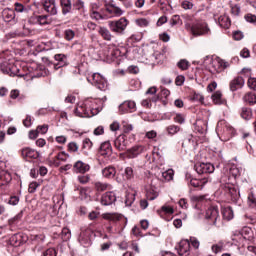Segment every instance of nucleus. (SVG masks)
Instances as JSON below:
<instances>
[{
	"label": "nucleus",
	"instance_id": "nucleus-1",
	"mask_svg": "<svg viewBox=\"0 0 256 256\" xmlns=\"http://www.w3.org/2000/svg\"><path fill=\"white\" fill-rule=\"evenodd\" d=\"M107 101V97L99 98H87L83 102H80L74 110L77 117H95L103 111V107Z\"/></svg>",
	"mask_w": 256,
	"mask_h": 256
},
{
	"label": "nucleus",
	"instance_id": "nucleus-2",
	"mask_svg": "<svg viewBox=\"0 0 256 256\" xmlns=\"http://www.w3.org/2000/svg\"><path fill=\"white\" fill-rule=\"evenodd\" d=\"M204 65H208V69L212 75L222 73V71L231 67V63L226 60H223L220 57L211 58V56H206L204 58Z\"/></svg>",
	"mask_w": 256,
	"mask_h": 256
},
{
	"label": "nucleus",
	"instance_id": "nucleus-3",
	"mask_svg": "<svg viewBox=\"0 0 256 256\" xmlns=\"http://www.w3.org/2000/svg\"><path fill=\"white\" fill-rule=\"evenodd\" d=\"M185 27L188 29V31H191L192 35L195 37H199L201 35H211V29H209L207 23L203 21H196L192 25L186 23Z\"/></svg>",
	"mask_w": 256,
	"mask_h": 256
},
{
	"label": "nucleus",
	"instance_id": "nucleus-4",
	"mask_svg": "<svg viewBox=\"0 0 256 256\" xmlns=\"http://www.w3.org/2000/svg\"><path fill=\"white\" fill-rule=\"evenodd\" d=\"M0 70L6 75H10V77L21 76L19 67L13 61L3 58V56H0Z\"/></svg>",
	"mask_w": 256,
	"mask_h": 256
},
{
	"label": "nucleus",
	"instance_id": "nucleus-5",
	"mask_svg": "<svg viewBox=\"0 0 256 256\" xmlns=\"http://www.w3.org/2000/svg\"><path fill=\"white\" fill-rule=\"evenodd\" d=\"M129 50L125 47H117L116 45H109L105 52V57L108 61H115L118 57H128Z\"/></svg>",
	"mask_w": 256,
	"mask_h": 256
},
{
	"label": "nucleus",
	"instance_id": "nucleus-6",
	"mask_svg": "<svg viewBox=\"0 0 256 256\" xmlns=\"http://www.w3.org/2000/svg\"><path fill=\"white\" fill-rule=\"evenodd\" d=\"M127 25H129V20H127L125 17L108 22L110 31H112V33H116L117 35H123V33H125V29H127Z\"/></svg>",
	"mask_w": 256,
	"mask_h": 256
},
{
	"label": "nucleus",
	"instance_id": "nucleus-7",
	"mask_svg": "<svg viewBox=\"0 0 256 256\" xmlns=\"http://www.w3.org/2000/svg\"><path fill=\"white\" fill-rule=\"evenodd\" d=\"M87 81L92 83L94 87H97V89H100V91H107L109 87L107 80L99 73L92 74V81L91 78H87Z\"/></svg>",
	"mask_w": 256,
	"mask_h": 256
},
{
	"label": "nucleus",
	"instance_id": "nucleus-8",
	"mask_svg": "<svg viewBox=\"0 0 256 256\" xmlns=\"http://www.w3.org/2000/svg\"><path fill=\"white\" fill-rule=\"evenodd\" d=\"M205 219L210 225H217V222L221 221V217H219V208L217 206H210L206 210Z\"/></svg>",
	"mask_w": 256,
	"mask_h": 256
},
{
	"label": "nucleus",
	"instance_id": "nucleus-9",
	"mask_svg": "<svg viewBox=\"0 0 256 256\" xmlns=\"http://www.w3.org/2000/svg\"><path fill=\"white\" fill-rule=\"evenodd\" d=\"M93 230L90 228L82 229L80 235L78 237V241L82 247H91L92 245V237H93Z\"/></svg>",
	"mask_w": 256,
	"mask_h": 256
},
{
	"label": "nucleus",
	"instance_id": "nucleus-10",
	"mask_svg": "<svg viewBox=\"0 0 256 256\" xmlns=\"http://www.w3.org/2000/svg\"><path fill=\"white\" fill-rule=\"evenodd\" d=\"M194 169L198 175H209L215 172V166L209 162H198L195 164Z\"/></svg>",
	"mask_w": 256,
	"mask_h": 256
},
{
	"label": "nucleus",
	"instance_id": "nucleus-11",
	"mask_svg": "<svg viewBox=\"0 0 256 256\" xmlns=\"http://www.w3.org/2000/svg\"><path fill=\"white\" fill-rule=\"evenodd\" d=\"M49 159L55 167H60L61 163H67L69 159V154H67L66 152H59L55 156H53V153H51L49 155Z\"/></svg>",
	"mask_w": 256,
	"mask_h": 256
},
{
	"label": "nucleus",
	"instance_id": "nucleus-12",
	"mask_svg": "<svg viewBox=\"0 0 256 256\" xmlns=\"http://www.w3.org/2000/svg\"><path fill=\"white\" fill-rule=\"evenodd\" d=\"M2 19L5 23H11L12 25H15L18 21L17 14H15L13 8H5L2 11Z\"/></svg>",
	"mask_w": 256,
	"mask_h": 256
},
{
	"label": "nucleus",
	"instance_id": "nucleus-13",
	"mask_svg": "<svg viewBox=\"0 0 256 256\" xmlns=\"http://www.w3.org/2000/svg\"><path fill=\"white\" fill-rule=\"evenodd\" d=\"M225 191L233 203H237L239 201L241 195L239 193V188H237L235 185L227 184L225 186Z\"/></svg>",
	"mask_w": 256,
	"mask_h": 256
},
{
	"label": "nucleus",
	"instance_id": "nucleus-14",
	"mask_svg": "<svg viewBox=\"0 0 256 256\" xmlns=\"http://www.w3.org/2000/svg\"><path fill=\"white\" fill-rule=\"evenodd\" d=\"M135 107H137L135 101L127 100L119 105V112L122 115H125V113H133V111H135Z\"/></svg>",
	"mask_w": 256,
	"mask_h": 256
},
{
	"label": "nucleus",
	"instance_id": "nucleus-15",
	"mask_svg": "<svg viewBox=\"0 0 256 256\" xmlns=\"http://www.w3.org/2000/svg\"><path fill=\"white\" fill-rule=\"evenodd\" d=\"M113 154V148L111 147V142H103L99 147V155L104 157V159H109V156Z\"/></svg>",
	"mask_w": 256,
	"mask_h": 256
},
{
	"label": "nucleus",
	"instance_id": "nucleus-16",
	"mask_svg": "<svg viewBox=\"0 0 256 256\" xmlns=\"http://www.w3.org/2000/svg\"><path fill=\"white\" fill-rule=\"evenodd\" d=\"M244 86L245 79H243L241 76H237L236 78L232 79L229 84L230 91L232 92L239 91V89H243Z\"/></svg>",
	"mask_w": 256,
	"mask_h": 256
},
{
	"label": "nucleus",
	"instance_id": "nucleus-17",
	"mask_svg": "<svg viewBox=\"0 0 256 256\" xmlns=\"http://www.w3.org/2000/svg\"><path fill=\"white\" fill-rule=\"evenodd\" d=\"M146 197L148 201H155L159 197V188L153 184L146 186Z\"/></svg>",
	"mask_w": 256,
	"mask_h": 256
},
{
	"label": "nucleus",
	"instance_id": "nucleus-18",
	"mask_svg": "<svg viewBox=\"0 0 256 256\" xmlns=\"http://www.w3.org/2000/svg\"><path fill=\"white\" fill-rule=\"evenodd\" d=\"M117 201V196L115 195V192H106L101 197V205L109 206L113 205Z\"/></svg>",
	"mask_w": 256,
	"mask_h": 256
},
{
	"label": "nucleus",
	"instance_id": "nucleus-19",
	"mask_svg": "<svg viewBox=\"0 0 256 256\" xmlns=\"http://www.w3.org/2000/svg\"><path fill=\"white\" fill-rule=\"evenodd\" d=\"M91 169V166L81 160H78L73 165L74 173H81L82 175L87 173Z\"/></svg>",
	"mask_w": 256,
	"mask_h": 256
},
{
	"label": "nucleus",
	"instance_id": "nucleus-20",
	"mask_svg": "<svg viewBox=\"0 0 256 256\" xmlns=\"http://www.w3.org/2000/svg\"><path fill=\"white\" fill-rule=\"evenodd\" d=\"M191 253V243L187 240H183L179 244L178 255L189 256Z\"/></svg>",
	"mask_w": 256,
	"mask_h": 256
},
{
	"label": "nucleus",
	"instance_id": "nucleus-21",
	"mask_svg": "<svg viewBox=\"0 0 256 256\" xmlns=\"http://www.w3.org/2000/svg\"><path fill=\"white\" fill-rule=\"evenodd\" d=\"M106 11L113 17H121L125 13V10L121 9L119 6L115 4L106 5Z\"/></svg>",
	"mask_w": 256,
	"mask_h": 256
},
{
	"label": "nucleus",
	"instance_id": "nucleus-22",
	"mask_svg": "<svg viewBox=\"0 0 256 256\" xmlns=\"http://www.w3.org/2000/svg\"><path fill=\"white\" fill-rule=\"evenodd\" d=\"M226 169L229 170V175L233 179H237V177H241V174L243 173V168L237 166L236 164H228L226 166Z\"/></svg>",
	"mask_w": 256,
	"mask_h": 256
},
{
	"label": "nucleus",
	"instance_id": "nucleus-23",
	"mask_svg": "<svg viewBox=\"0 0 256 256\" xmlns=\"http://www.w3.org/2000/svg\"><path fill=\"white\" fill-rule=\"evenodd\" d=\"M21 155L23 159H25L26 161H29V159H37V157H39V152L31 148H23L21 150Z\"/></svg>",
	"mask_w": 256,
	"mask_h": 256
},
{
	"label": "nucleus",
	"instance_id": "nucleus-24",
	"mask_svg": "<svg viewBox=\"0 0 256 256\" xmlns=\"http://www.w3.org/2000/svg\"><path fill=\"white\" fill-rule=\"evenodd\" d=\"M43 7L50 15H57V6L55 0H44Z\"/></svg>",
	"mask_w": 256,
	"mask_h": 256
},
{
	"label": "nucleus",
	"instance_id": "nucleus-25",
	"mask_svg": "<svg viewBox=\"0 0 256 256\" xmlns=\"http://www.w3.org/2000/svg\"><path fill=\"white\" fill-rule=\"evenodd\" d=\"M114 147H116L118 151H125V149H127V139L125 138V135H119L114 140Z\"/></svg>",
	"mask_w": 256,
	"mask_h": 256
},
{
	"label": "nucleus",
	"instance_id": "nucleus-26",
	"mask_svg": "<svg viewBox=\"0 0 256 256\" xmlns=\"http://www.w3.org/2000/svg\"><path fill=\"white\" fill-rule=\"evenodd\" d=\"M143 152V146H134L126 151V157L128 159H135V157L141 155Z\"/></svg>",
	"mask_w": 256,
	"mask_h": 256
},
{
	"label": "nucleus",
	"instance_id": "nucleus-27",
	"mask_svg": "<svg viewBox=\"0 0 256 256\" xmlns=\"http://www.w3.org/2000/svg\"><path fill=\"white\" fill-rule=\"evenodd\" d=\"M60 7L63 15H69L73 10V2L71 0H60Z\"/></svg>",
	"mask_w": 256,
	"mask_h": 256
},
{
	"label": "nucleus",
	"instance_id": "nucleus-28",
	"mask_svg": "<svg viewBox=\"0 0 256 256\" xmlns=\"http://www.w3.org/2000/svg\"><path fill=\"white\" fill-rule=\"evenodd\" d=\"M15 13H28L31 11V6L27 4H23L21 2L14 3V9Z\"/></svg>",
	"mask_w": 256,
	"mask_h": 256
},
{
	"label": "nucleus",
	"instance_id": "nucleus-29",
	"mask_svg": "<svg viewBox=\"0 0 256 256\" xmlns=\"http://www.w3.org/2000/svg\"><path fill=\"white\" fill-rule=\"evenodd\" d=\"M98 33L104 41H111L113 39V34H111V31L105 26H100Z\"/></svg>",
	"mask_w": 256,
	"mask_h": 256
},
{
	"label": "nucleus",
	"instance_id": "nucleus-30",
	"mask_svg": "<svg viewBox=\"0 0 256 256\" xmlns=\"http://www.w3.org/2000/svg\"><path fill=\"white\" fill-rule=\"evenodd\" d=\"M117 174V170L113 166H108L102 170V175L106 179H113L115 175Z\"/></svg>",
	"mask_w": 256,
	"mask_h": 256
},
{
	"label": "nucleus",
	"instance_id": "nucleus-31",
	"mask_svg": "<svg viewBox=\"0 0 256 256\" xmlns=\"http://www.w3.org/2000/svg\"><path fill=\"white\" fill-rule=\"evenodd\" d=\"M218 23L223 29H229L231 27V19L227 15L220 16Z\"/></svg>",
	"mask_w": 256,
	"mask_h": 256
},
{
	"label": "nucleus",
	"instance_id": "nucleus-32",
	"mask_svg": "<svg viewBox=\"0 0 256 256\" xmlns=\"http://www.w3.org/2000/svg\"><path fill=\"white\" fill-rule=\"evenodd\" d=\"M222 216L226 221H231L235 215L233 214V209L230 206L222 208Z\"/></svg>",
	"mask_w": 256,
	"mask_h": 256
},
{
	"label": "nucleus",
	"instance_id": "nucleus-33",
	"mask_svg": "<svg viewBox=\"0 0 256 256\" xmlns=\"http://www.w3.org/2000/svg\"><path fill=\"white\" fill-rule=\"evenodd\" d=\"M11 173L7 171H1L0 172V185H5V183H10L11 181Z\"/></svg>",
	"mask_w": 256,
	"mask_h": 256
},
{
	"label": "nucleus",
	"instance_id": "nucleus-34",
	"mask_svg": "<svg viewBox=\"0 0 256 256\" xmlns=\"http://www.w3.org/2000/svg\"><path fill=\"white\" fill-rule=\"evenodd\" d=\"M90 18L93 19L94 21H105L106 19H109L107 15H103L99 11L90 12Z\"/></svg>",
	"mask_w": 256,
	"mask_h": 256
},
{
	"label": "nucleus",
	"instance_id": "nucleus-35",
	"mask_svg": "<svg viewBox=\"0 0 256 256\" xmlns=\"http://www.w3.org/2000/svg\"><path fill=\"white\" fill-rule=\"evenodd\" d=\"M54 59L58 62V67H65L67 65V56L64 54H56Z\"/></svg>",
	"mask_w": 256,
	"mask_h": 256
},
{
	"label": "nucleus",
	"instance_id": "nucleus-36",
	"mask_svg": "<svg viewBox=\"0 0 256 256\" xmlns=\"http://www.w3.org/2000/svg\"><path fill=\"white\" fill-rule=\"evenodd\" d=\"M180 131H181V127L175 124H172L166 127V133H168V135H171V136L177 135V133H179Z\"/></svg>",
	"mask_w": 256,
	"mask_h": 256
},
{
	"label": "nucleus",
	"instance_id": "nucleus-37",
	"mask_svg": "<svg viewBox=\"0 0 256 256\" xmlns=\"http://www.w3.org/2000/svg\"><path fill=\"white\" fill-rule=\"evenodd\" d=\"M103 219H106L107 221H112L115 223L116 221H119L121 219V216L117 213H106L103 214Z\"/></svg>",
	"mask_w": 256,
	"mask_h": 256
},
{
	"label": "nucleus",
	"instance_id": "nucleus-38",
	"mask_svg": "<svg viewBox=\"0 0 256 256\" xmlns=\"http://www.w3.org/2000/svg\"><path fill=\"white\" fill-rule=\"evenodd\" d=\"M159 101V96H152L150 98L142 100L143 107H151V103H157Z\"/></svg>",
	"mask_w": 256,
	"mask_h": 256
},
{
	"label": "nucleus",
	"instance_id": "nucleus-39",
	"mask_svg": "<svg viewBox=\"0 0 256 256\" xmlns=\"http://www.w3.org/2000/svg\"><path fill=\"white\" fill-rule=\"evenodd\" d=\"M231 239L232 241H234V243H243V239H245V237H243V234L241 232L234 231Z\"/></svg>",
	"mask_w": 256,
	"mask_h": 256
},
{
	"label": "nucleus",
	"instance_id": "nucleus-40",
	"mask_svg": "<svg viewBox=\"0 0 256 256\" xmlns=\"http://www.w3.org/2000/svg\"><path fill=\"white\" fill-rule=\"evenodd\" d=\"M95 189L96 191L103 192V191H107V189H111V185L103 182H96Z\"/></svg>",
	"mask_w": 256,
	"mask_h": 256
},
{
	"label": "nucleus",
	"instance_id": "nucleus-41",
	"mask_svg": "<svg viewBox=\"0 0 256 256\" xmlns=\"http://www.w3.org/2000/svg\"><path fill=\"white\" fill-rule=\"evenodd\" d=\"M175 175V172L173 169H168L164 172H162V177L164 181H173V176Z\"/></svg>",
	"mask_w": 256,
	"mask_h": 256
},
{
	"label": "nucleus",
	"instance_id": "nucleus-42",
	"mask_svg": "<svg viewBox=\"0 0 256 256\" xmlns=\"http://www.w3.org/2000/svg\"><path fill=\"white\" fill-rule=\"evenodd\" d=\"M222 97H223V94L221 93V91H216L212 95L213 103H215L216 105H221V103H223V100L221 99Z\"/></svg>",
	"mask_w": 256,
	"mask_h": 256
},
{
	"label": "nucleus",
	"instance_id": "nucleus-43",
	"mask_svg": "<svg viewBox=\"0 0 256 256\" xmlns=\"http://www.w3.org/2000/svg\"><path fill=\"white\" fill-rule=\"evenodd\" d=\"M244 101L249 103L250 105H255L256 103V95L249 92L244 96Z\"/></svg>",
	"mask_w": 256,
	"mask_h": 256
},
{
	"label": "nucleus",
	"instance_id": "nucleus-44",
	"mask_svg": "<svg viewBox=\"0 0 256 256\" xmlns=\"http://www.w3.org/2000/svg\"><path fill=\"white\" fill-rule=\"evenodd\" d=\"M175 25H183V20H181V16L173 15L170 19V26L175 27Z\"/></svg>",
	"mask_w": 256,
	"mask_h": 256
},
{
	"label": "nucleus",
	"instance_id": "nucleus-45",
	"mask_svg": "<svg viewBox=\"0 0 256 256\" xmlns=\"http://www.w3.org/2000/svg\"><path fill=\"white\" fill-rule=\"evenodd\" d=\"M177 67L178 69H181V71H187V69L190 67L189 61H187V59H181L177 63Z\"/></svg>",
	"mask_w": 256,
	"mask_h": 256
},
{
	"label": "nucleus",
	"instance_id": "nucleus-46",
	"mask_svg": "<svg viewBox=\"0 0 256 256\" xmlns=\"http://www.w3.org/2000/svg\"><path fill=\"white\" fill-rule=\"evenodd\" d=\"M64 38L66 41H73V39H75V31L72 29L64 30Z\"/></svg>",
	"mask_w": 256,
	"mask_h": 256
},
{
	"label": "nucleus",
	"instance_id": "nucleus-47",
	"mask_svg": "<svg viewBox=\"0 0 256 256\" xmlns=\"http://www.w3.org/2000/svg\"><path fill=\"white\" fill-rule=\"evenodd\" d=\"M93 148V142L89 138H85L82 143V149L84 151H90Z\"/></svg>",
	"mask_w": 256,
	"mask_h": 256
},
{
	"label": "nucleus",
	"instance_id": "nucleus-48",
	"mask_svg": "<svg viewBox=\"0 0 256 256\" xmlns=\"http://www.w3.org/2000/svg\"><path fill=\"white\" fill-rule=\"evenodd\" d=\"M61 239L63 241H69V239H71V230H69V228H63L62 229Z\"/></svg>",
	"mask_w": 256,
	"mask_h": 256
},
{
	"label": "nucleus",
	"instance_id": "nucleus-49",
	"mask_svg": "<svg viewBox=\"0 0 256 256\" xmlns=\"http://www.w3.org/2000/svg\"><path fill=\"white\" fill-rule=\"evenodd\" d=\"M136 25H138V27H149V19L147 18H138L135 20Z\"/></svg>",
	"mask_w": 256,
	"mask_h": 256
},
{
	"label": "nucleus",
	"instance_id": "nucleus-50",
	"mask_svg": "<svg viewBox=\"0 0 256 256\" xmlns=\"http://www.w3.org/2000/svg\"><path fill=\"white\" fill-rule=\"evenodd\" d=\"M134 174H133V168L132 167H126L124 170V179L127 181L133 179Z\"/></svg>",
	"mask_w": 256,
	"mask_h": 256
},
{
	"label": "nucleus",
	"instance_id": "nucleus-51",
	"mask_svg": "<svg viewBox=\"0 0 256 256\" xmlns=\"http://www.w3.org/2000/svg\"><path fill=\"white\" fill-rule=\"evenodd\" d=\"M72 5L77 11H81V9L85 8V2H83V0H73Z\"/></svg>",
	"mask_w": 256,
	"mask_h": 256
},
{
	"label": "nucleus",
	"instance_id": "nucleus-52",
	"mask_svg": "<svg viewBox=\"0 0 256 256\" xmlns=\"http://www.w3.org/2000/svg\"><path fill=\"white\" fill-rule=\"evenodd\" d=\"M186 241H189L190 245H192V247H193L194 249H199V247H200V245H201V243L199 242V239H197V238L194 237V236H191V237L189 238V240H186Z\"/></svg>",
	"mask_w": 256,
	"mask_h": 256
},
{
	"label": "nucleus",
	"instance_id": "nucleus-53",
	"mask_svg": "<svg viewBox=\"0 0 256 256\" xmlns=\"http://www.w3.org/2000/svg\"><path fill=\"white\" fill-rule=\"evenodd\" d=\"M134 202H135V194L128 193L126 195V200H125L127 207H131V205H133Z\"/></svg>",
	"mask_w": 256,
	"mask_h": 256
},
{
	"label": "nucleus",
	"instance_id": "nucleus-54",
	"mask_svg": "<svg viewBox=\"0 0 256 256\" xmlns=\"http://www.w3.org/2000/svg\"><path fill=\"white\" fill-rule=\"evenodd\" d=\"M35 19L39 23V25H47V23H48L47 15H39V16H36Z\"/></svg>",
	"mask_w": 256,
	"mask_h": 256
},
{
	"label": "nucleus",
	"instance_id": "nucleus-55",
	"mask_svg": "<svg viewBox=\"0 0 256 256\" xmlns=\"http://www.w3.org/2000/svg\"><path fill=\"white\" fill-rule=\"evenodd\" d=\"M122 127H123L124 133H131V131H133V124H130L127 121L122 122Z\"/></svg>",
	"mask_w": 256,
	"mask_h": 256
},
{
	"label": "nucleus",
	"instance_id": "nucleus-56",
	"mask_svg": "<svg viewBox=\"0 0 256 256\" xmlns=\"http://www.w3.org/2000/svg\"><path fill=\"white\" fill-rule=\"evenodd\" d=\"M23 219V211L19 212L16 216L9 220L10 225H15L18 221Z\"/></svg>",
	"mask_w": 256,
	"mask_h": 256
},
{
	"label": "nucleus",
	"instance_id": "nucleus-57",
	"mask_svg": "<svg viewBox=\"0 0 256 256\" xmlns=\"http://www.w3.org/2000/svg\"><path fill=\"white\" fill-rule=\"evenodd\" d=\"M241 117H242V119H246V120L251 119V109L242 108Z\"/></svg>",
	"mask_w": 256,
	"mask_h": 256
},
{
	"label": "nucleus",
	"instance_id": "nucleus-58",
	"mask_svg": "<svg viewBox=\"0 0 256 256\" xmlns=\"http://www.w3.org/2000/svg\"><path fill=\"white\" fill-rule=\"evenodd\" d=\"M245 21L247 23H253V25H256V15L255 14H246L244 16Z\"/></svg>",
	"mask_w": 256,
	"mask_h": 256
},
{
	"label": "nucleus",
	"instance_id": "nucleus-59",
	"mask_svg": "<svg viewBox=\"0 0 256 256\" xmlns=\"http://www.w3.org/2000/svg\"><path fill=\"white\" fill-rule=\"evenodd\" d=\"M175 123H179L180 125H183L185 123V114H176L174 116Z\"/></svg>",
	"mask_w": 256,
	"mask_h": 256
},
{
	"label": "nucleus",
	"instance_id": "nucleus-60",
	"mask_svg": "<svg viewBox=\"0 0 256 256\" xmlns=\"http://www.w3.org/2000/svg\"><path fill=\"white\" fill-rule=\"evenodd\" d=\"M223 251V242H219L218 244L212 245L213 253H221Z\"/></svg>",
	"mask_w": 256,
	"mask_h": 256
},
{
	"label": "nucleus",
	"instance_id": "nucleus-61",
	"mask_svg": "<svg viewBox=\"0 0 256 256\" xmlns=\"http://www.w3.org/2000/svg\"><path fill=\"white\" fill-rule=\"evenodd\" d=\"M39 185H41L39 182H31L28 188L29 193H35Z\"/></svg>",
	"mask_w": 256,
	"mask_h": 256
},
{
	"label": "nucleus",
	"instance_id": "nucleus-62",
	"mask_svg": "<svg viewBox=\"0 0 256 256\" xmlns=\"http://www.w3.org/2000/svg\"><path fill=\"white\" fill-rule=\"evenodd\" d=\"M248 205L252 208V209H256V198L253 195H250L248 197Z\"/></svg>",
	"mask_w": 256,
	"mask_h": 256
},
{
	"label": "nucleus",
	"instance_id": "nucleus-63",
	"mask_svg": "<svg viewBox=\"0 0 256 256\" xmlns=\"http://www.w3.org/2000/svg\"><path fill=\"white\" fill-rule=\"evenodd\" d=\"M248 87H249V89H252L253 91H255V89H256V78H249L248 79Z\"/></svg>",
	"mask_w": 256,
	"mask_h": 256
},
{
	"label": "nucleus",
	"instance_id": "nucleus-64",
	"mask_svg": "<svg viewBox=\"0 0 256 256\" xmlns=\"http://www.w3.org/2000/svg\"><path fill=\"white\" fill-rule=\"evenodd\" d=\"M43 256H57V251L54 248H49L43 253Z\"/></svg>",
	"mask_w": 256,
	"mask_h": 256
}]
</instances>
